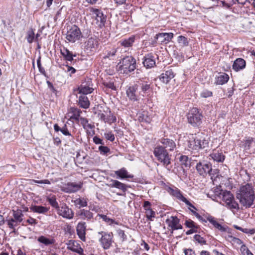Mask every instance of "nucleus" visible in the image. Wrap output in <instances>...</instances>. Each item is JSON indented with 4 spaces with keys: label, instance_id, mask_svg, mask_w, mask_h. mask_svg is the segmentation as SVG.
Instances as JSON below:
<instances>
[{
    "label": "nucleus",
    "instance_id": "obj_14",
    "mask_svg": "<svg viewBox=\"0 0 255 255\" xmlns=\"http://www.w3.org/2000/svg\"><path fill=\"white\" fill-rule=\"evenodd\" d=\"M92 12L95 15L97 24L100 27L104 26L106 21V16L99 9L92 8Z\"/></svg>",
    "mask_w": 255,
    "mask_h": 255
},
{
    "label": "nucleus",
    "instance_id": "obj_60",
    "mask_svg": "<svg viewBox=\"0 0 255 255\" xmlns=\"http://www.w3.org/2000/svg\"><path fill=\"white\" fill-rule=\"evenodd\" d=\"M229 237L230 238H231L232 241L234 242L235 243H236L237 244H238V245H241V244L243 245V242L241 239L236 238V237H234L232 236H230Z\"/></svg>",
    "mask_w": 255,
    "mask_h": 255
},
{
    "label": "nucleus",
    "instance_id": "obj_40",
    "mask_svg": "<svg viewBox=\"0 0 255 255\" xmlns=\"http://www.w3.org/2000/svg\"><path fill=\"white\" fill-rule=\"evenodd\" d=\"M37 241L40 243H42L45 246L53 245L55 243V240L53 239H48L43 236L38 237Z\"/></svg>",
    "mask_w": 255,
    "mask_h": 255
},
{
    "label": "nucleus",
    "instance_id": "obj_26",
    "mask_svg": "<svg viewBox=\"0 0 255 255\" xmlns=\"http://www.w3.org/2000/svg\"><path fill=\"white\" fill-rule=\"evenodd\" d=\"M137 86H129L127 90L126 93L128 98L131 101H135L137 100Z\"/></svg>",
    "mask_w": 255,
    "mask_h": 255
},
{
    "label": "nucleus",
    "instance_id": "obj_2",
    "mask_svg": "<svg viewBox=\"0 0 255 255\" xmlns=\"http://www.w3.org/2000/svg\"><path fill=\"white\" fill-rule=\"evenodd\" d=\"M153 154L164 167L168 170H170L169 165L171 163V155L169 154L167 150L161 145H157L154 149Z\"/></svg>",
    "mask_w": 255,
    "mask_h": 255
},
{
    "label": "nucleus",
    "instance_id": "obj_45",
    "mask_svg": "<svg viewBox=\"0 0 255 255\" xmlns=\"http://www.w3.org/2000/svg\"><path fill=\"white\" fill-rule=\"evenodd\" d=\"M179 161L182 165L185 167H190V161L188 157L186 155H181L179 157Z\"/></svg>",
    "mask_w": 255,
    "mask_h": 255
},
{
    "label": "nucleus",
    "instance_id": "obj_50",
    "mask_svg": "<svg viewBox=\"0 0 255 255\" xmlns=\"http://www.w3.org/2000/svg\"><path fill=\"white\" fill-rule=\"evenodd\" d=\"M63 69L67 73H69V75L71 76V74H74L76 72V69L72 66L66 64L64 65V67Z\"/></svg>",
    "mask_w": 255,
    "mask_h": 255
},
{
    "label": "nucleus",
    "instance_id": "obj_46",
    "mask_svg": "<svg viewBox=\"0 0 255 255\" xmlns=\"http://www.w3.org/2000/svg\"><path fill=\"white\" fill-rule=\"evenodd\" d=\"M138 119L140 122H145L146 123H150L151 121L147 113L144 112L143 113L139 114Z\"/></svg>",
    "mask_w": 255,
    "mask_h": 255
},
{
    "label": "nucleus",
    "instance_id": "obj_51",
    "mask_svg": "<svg viewBox=\"0 0 255 255\" xmlns=\"http://www.w3.org/2000/svg\"><path fill=\"white\" fill-rule=\"evenodd\" d=\"M253 141V138H249L248 139L246 140L244 143L245 149L246 150L250 149Z\"/></svg>",
    "mask_w": 255,
    "mask_h": 255
},
{
    "label": "nucleus",
    "instance_id": "obj_52",
    "mask_svg": "<svg viewBox=\"0 0 255 255\" xmlns=\"http://www.w3.org/2000/svg\"><path fill=\"white\" fill-rule=\"evenodd\" d=\"M185 225L187 228H193L195 227L199 226L191 219H188L185 221Z\"/></svg>",
    "mask_w": 255,
    "mask_h": 255
},
{
    "label": "nucleus",
    "instance_id": "obj_38",
    "mask_svg": "<svg viewBox=\"0 0 255 255\" xmlns=\"http://www.w3.org/2000/svg\"><path fill=\"white\" fill-rule=\"evenodd\" d=\"M134 40V37L131 36L128 38L122 40L119 42L122 46H124V47L128 48L131 47L132 45Z\"/></svg>",
    "mask_w": 255,
    "mask_h": 255
},
{
    "label": "nucleus",
    "instance_id": "obj_20",
    "mask_svg": "<svg viewBox=\"0 0 255 255\" xmlns=\"http://www.w3.org/2000/svg\"><path fill=\"white\" fill-rule=\"evenodd\" d=\"M53 128L55 131H61L64 135L70 137L71 138L70 140L74 142V137L72 135L71 133L69 131L66 124H65L61 128L60 127L58 124H55L54 125Z\"/></svg>",
    "mask_w": 255,
    "mask_h": 255
},
{
    "label": "nucleus",
    "instance_id": "obj_18",
    "mask_svg": "<svg viewBox=\"0 0 255 255\" xmlns=\"http://www.w3.org/2000/svg\"><path fill=\"white\" fill-rule=\"evenodd\" d=\"M112 183L109 185L112 188H116L122 191L124 193H118L117 194L119 196H123L125 194L128 188L129 187V186L124 184L118 180H111Z\"/></svg>",
    "mask_w": 255,
    "mask_h": 255
},
{
    "label": "nucleus",
    "instance_id": "obj_57",
    "mask_svg": "<svg viewBox=\"0 0 255 255\" xmlns=\"http://www.w3.org/2000/svg\"><path fill=\"white\" fill-rule=\"evenodd\" d=\"M99 216L106 222L109 223H113L114 222V221L109 218L108 217H107L106 215H100L99 214Z\"/></svg>",
    "mask_w": 255,
    "mask_h": 255
},
{
    "label": "nucleus",
    "instance_id": "obj_5",
    "mask_svg": "<svg viewBox=\"0 0 255 255\" xmlns=\"http://www.w3.org/2000/svg\"><path fill=\"white\" fill-rule=\"evenodd\" d=\"M208 142L199 135L192 137L187 141V146L192 150H199L207 146Z\"/></svg>",
    "mask_w": 255,
    "mask_h": 255
},
{
    "label": "nucleus",
    "instance_id": "obj_13",
    "mask_svg": "<svg viewBox=\"0 0 255 255\" xmlns=\"http://www.w3.org/2000/svg\"><path fill=\"white\" fill-rule=\"evenodd\" d=\"M82 188V184L75 182H68L64 184L61 188V190L67 193H74Z\"/></svg>",
    "mask_w": 255,
    "mask_h": 255
},
{
    "label": "nucleus",
    "instance_id": "obj_33",
    "mask_svg": "<svg viewBox=\"0 0 255 255\" xmlns=\"http://www.w3.org/2000/svg\"><path fill=\"white\" fill-rule=\"evenodd\" d=\"M60 53L64 59L67 61H72L73 57L76 56L75 55H73L72 53L65 47L60 49Z\"/></svg>",
    "mask_w": 255,
    "mask_h": 255
},
{
    "label": "nucleus",
    "instance_id": "obj_24",
    "mask_svg": "<svg viewBox=\"0 0 255 255\" xmlns=\"http://www.w3.org/2000/svg\"><path fill=\"white\" fill-rule=\"evenodd\" d=\"M210 156L214 161L218 162H223L225 158L222 150L216 149L212 151V153L210 154Z\"/></svg>",
    "mask_w": 255,
    "mask_h": 255
},
{
    "label": "nucleus",
    "instance_id": "obj_28",
    "mask_svg": "<svg viewBox=\"0 0 255 255\" xmlns=\"http://www.w3.org/2000/svg\"><path fill=\"white\" fill-rule=\"evenodd\" d=\"M142 63L146 68H151L155 65L154 57L151 54H147L144 57Z\"/></svg>",
    "mask_w": 255,
    "mask_h": 255
},
{
    "label": "nucleus",
    "instance_id": "obj_41",
    "mask_svg": "<svg viewBox=\"0 0 255 255\" xmlns=\"http://www.w3.org/2000/svg\"><path fill=\"white\" fill-rule=\"evenodd\" d=\"M47 201L50 205L53 207L57 209L59 205L56 201V196L54 195H50L47 197Z\"/></svg>",
    "mask_w": 255,
    "mask_h": 255
},
{
    "label": "nucleus",
    "instance_id": "obj_16",
    "mask_svg": "<svg viewBox=\"0 0 255 255\" xmlns=\"http://www.w3.org/2000/svg\"><path fill=\"white\" fill-rule=\"evenodd\" d=\"M169 227L172 230L182 229V226L180 224L179 219L176 216H171L166 221Z\"/></svg>",
    "mask_w": 255,
    "mask_h": 255
},
{
    "label": "nucleus",
    "instance_id": "obj_4",
    "mask_svg": "<svg viewBox=\"0 0 255 255\" xmlns=\"http://www.w3.org/2000/svg\"><path fill=\"white\" fill-rule=\"evenodd\" d=\"M202 118L201 113L196 108L190 110L187 115L188 123L194 127H198L201 124Z\"/></svg>",
    "mask_w": 255,
    "mask_h": 255
},
{
    "label": "nucleus",
    "instance_id": "obj_17",
    "mask_svg": "<svg viewBox=\"0 0 255 255\" xmlns=\"http://www.w3.org/2000/svg\"><path fill=\"white\" fill-rule=\"evenodd\" d=\"M99 45L98 39L96 37L89 38L85 42V47L87 50L94 52L96 50Z\"/></svg>",
    "mask_w": 255,
    "mask_h": 255
},
{
    "label": "nucleus",
    "instance_id": "obj_21",
    "mask_svg": "<svg viewBox=\"0 0 255 255\" xmlns=\"http://www.w3.org/2000/svg\"><path fill=\"white\" fill-rule=\"evenodd\" d=\"M86 223L84 222H79L76 227V232L79 238L83 241L86 240Z\"/></svg>",
    "mask_w": 255,
    "mask_h": 255
},
{
    "label": "nucleus",
    "instance_id": "obj_42",
    "mask_svg": "<svg viewBox=\"0 0 255 255\" xmlns=\"http://www.w3.org/2000/svg\"><path fill=\"white\" fill-rule=\"evenodd\" d=\"M6 221L8 228L12 230L13 232H15V228L20 223L19 222H17L13 218L7 220Z\"/></svg>",
    "mask_w": 255,
    "mask_h": 255
},
{
    "label": "nucleus",
    "instance_id": "obj_64",
    "mask_svg": "<svg viewBox=\"0 0 255 255\" xmlns=\"http://www.w3.org/2000/svg\"><path fill=\"white\" fill-rule=\"evenodd\" d=\"M184 252L185 255H196L195 252L190 249L184 250Z\"/></svg>",
    "mask_w": 255,
    "mask_h": 255
},
{
    "label": "nucleus",
    "instance_id": "obj_63",
    "mask_svg": "<svg viewBox=\"0 0 255 255\" xmlns=\"http://www.w3.org/2000/svg\"><path fill=\"white\" fill-rule=\"evenodd\" d=\"M207 219L210 223H211L214 226V227L215 226V224H216L218 222L215 219V218L211 216H208Z\"/></svg>",
    "mask_w": 255,
    "mask_h": 255
},
{
    "label": "nucleus",
    "instance_id": "obj_58",
    "mask_svg": "<svg viewBox=\"0 0 255 255\" xmlns=\"http://www.w3.org/2000/svg\"><path fill=\"white\" fill-rule=\"evenodd\" d=\"M32 182L38 184H50V181L48 179H44L41 180H32Z\"/></svg>",
    "mask_w": 255,
    "mask_h": 255
},
{
    "label": "nucleus",
    "instance_id": "obj_35",
    "mask_svg": "<svg viewBox=\"0 0 255 255\" xmlns=\"http://www.w3.org/2000/svg\"><path fill=\"white\" fill-rule=\"evenodd\" d=\"M30 209L31 211L39 214H45L47 213L49 209L47 207L42 206H32L30 207Z\"/></svg>",
    "mask_w": 255,
    "mask_h": 255
},
{
    "label": "nucleus",
    "instance_id": "obj_11",
    "mask_svg": "<svg viewBox=\"0 0 255 255\" xmlns=\"http://www.w3.org/2000/svg\"><path fill=\"white\" fill-rule=\"evenodd\" d=\"M104 112L98 114V117L100 120L109 125H112L113 123L116 122V117L109 109H107V111H104Z\"/></svg>",
    "mask_w": 255,
    "mask_h": 255
},
{
    "label": "nucleus",
    "instance_id": "obj_43",
    "mask_svg": "<svg viewBox=\"0 0 255 255\" xmlns=\"http://www.w3.org/2000/svg\"><path fill=\"white\" fill-rule=\"evenodd\" d=\"M34 32L33 29H29L26 32V39L29 43H32L34 40Z\"/></svg>",
    "mask_w": 255,
    "mask_h": 255
},
{
    "label": "nucleus",
    "instance_id": "obj_53",
    "mask_svg": "<svg viewBox=\"0 0 255 255\" xmlns=\"http://www.w3.org/2000/svg\"><path fill=\"white\" fill-rule=\"evenodd\" d=\"M240 251L243 255H248L251 252L245 244L241 246Z\"/></svg>",
    "mask_w": 255,
    "mask_h": 255
},
{
    "label": "nucleus",
    "instance_id": "obj_19",
    "mask_svg": "<svg viewBox=\"0 0 255 255\" xmlns=\"http://www.w3.org/2000/svg\"><path fill=\"white\" fill-rule=\"evenodd\" d=\"M173 33H160L156 35V38L157 41L161 44L163 43H167L169 42L173 37Z\"/></svg>",
    "mask_w": 255,
    "mask_h": 255
},
{
    "label": "nucleus",
    "instance_id": "obj_39",
    "mask_svg": "<svg viewBox=\"0 0 255 255\" xmlns=\"http://www.w3.org/2000/svg\"><path fill=\"white\" fill-rule=\"evenodd\" d=\"M229 79V75L226 73H223L216 78V83L218 85H223L226 83Z\"/></svg>",
    "mask_w": 255,
    "mask_h": 255
},
{
    "label": "nucleus",
    "instance_id": "obj_3",
    "mask_svg": "<svg viewBox=\"0 0 255 255\" xmlns=\"http://www.w3.org/2000/svg\"><path fill=\"white\" fill-rule=\"evenodd\" d=\"M119 70L123 71V73L128 74L136 69V60L131 56L123 58L118 63Z\"/></svg>",
    "mask_w": 255,
    "mask_h": 255
},
{
    "label": "nucleus",
    "instance_id": "obj_27",
    "mask_svg": "<svg viewBox=\"0 0 255 255\" xmlns=\"http://www.w3.org/2000/svg\"><path fill=\"white\" fill-rule=\"evenodd\" d=\"M246 66V61L241 58L236 59L233 64V69L236 71H239L245 68Z\"/></svg>",
    "mask_w": 255,
    "mask_h": 255
},
{
    "label": "nucleus",
    "instance_id": "obj_56",
    "mask_svg": "<svg viewBox=\"0 0 255 255\" xmlns=\"http://www.w3.org/2000/svg\"><path fill=\"white\" fill-rule=\"evenodd\" d=\"M212 92L207 90L202 91L201 93V96L203 98H208L212 96Z\"/></svg>",
    "mask_w": 255,
    "mask_h": 255
},
{
    "label": "nucleus",
    "instance_id": "obj_12",
    "mask_svg": "<svg viewBox=\"0 0 255 255\" xmlns=\"http://www.w3.org/2000/svg\"><path fill=\"white\" fill-rule=\"evenodd\" d=\"M92 80L90 78L85 79L78 88L79 93L84 95L92 93L94 90L92 87Z\"/></svg>",
    "mask_w": 255,
    "mask_h": 255
},
{
    "label": "nucleus",
    "instance_id": "obj_54",
    "mask_svg": "<svg viewBox=\"0 0 255 255\" xmlns=\"http://www.w3.org/2000/svg\"><path fill=\"white\" fill-rule=\"evenodd\" d=\"M104 135L107 140L111 141H114L115 139V135L112 131H109L107 133H105Z\"/></svg>",
    "mask_w": 255,
    "mask_h": 255
},
{
    "label": "nucleus",
    "instance_id": "obj_10",
    "mask_svg": "<svg viewBox=\"0 0 255 255\" xmlns=\"http://www.w3.org/2000/svg\"><path fill=\"white\" fill-rule=\"evenodd\" d=\"M196 169L200 175L205 176L207 174L209 175L214 174L212 173V165L210 163L199 162L196 165Z\"/></svg>",
    "mask_w": 255,
    "mask_h": 255
},
{
    "label": "nucleus",
    "instance_id": "obj_30",
    "mask_svg": "<svg viewBox=\"0 0 255 255\" xmlns=\"http://www.w3.org/2000/svg\"><path fill=\"white\" fill-rule=\"evenodd\" d=\"M81 113L82 111L75 107H71L69 110V114L71 115L70 119L74 120L77 122H79V118Z\"/></svg>",
    "mask_w": 255,
    "mask_h": 255
},
{
    "label": "nucleus",
    "instance_id": "obj_59",
    "mask_svg": "<svg viewBox=\"0 0 255 255\" xmlns=\"http://www.w3.org/2000/svg\"><path fill=\"white\" fill-rule=\"evenodd\" d=\"M199 228V226L194 227L193 228H190V229L188 231H187L186 232V234L187 235H191L194 233H197L198 232V229Z\"/></svg>",
    "mask_w": 255,
    "mask_h": 255
},
{
    "label": "nucleus",
    "instance_id": "obj_15",
    "mask_svg": "<svg viewBox=\"0 0 255 255\" xmlns=\"http://www.w3.org/2000/svg\"><path fill=\"white\" fill-rule=\"evenodd\" d=\"M151 204L148 201H145L143 203V207L145 210L146 218L151 221H153L155 217V212L151 208Z\"/></svg>",
    "mask_w": 255,
    "mask_h": 255
},
{
    "label": "nucleus",
    "instance_id": "obj_44",
    "mask_svg": "<svg viewBox=\"0 0 255 255\" xmlns=\"http://www.w3.org/2000/svg\"><path fill=\"white\" fill-rule=\"evenodd\" d=\"M177 42L182 47H186L189 45V40L186 37L182 35L178 37Z\"/></svg>",
    "mask_w": 255,
    "mask_h": 255
},
{
    "label": "nucleus",
    "instance_id": "obj_37",
    "mask_svg": "<svg viewBox=\"0 0 255 255\" xmlns=\"http://www.w3.org/2000/svg\"><path fill=\"white\" fill-rule=\"evenodd\" d=\"M12 216L13 218L17 222L21 223L23 220V214L22 210L20 209H17L16 210H12Z\"/></svg>",
    "mask_w": 255,
    "mask_h": 255
},
{
    "label": "nucleus",
    "instance_id": "obj_1",
    "mask_svg": "<svg viewBox=\"0 0 255 255\" xmlns=\"http://www.w3.org/2000/svg\"><path fill=\"white\" fill-rule=\"evenodd\" d=\"M236 197L243 208L255 207V191L251 184L247 183L241 186L237 191Z\"/></svg>",
    "mask_w": 255,
    "mask_h": 255
},
{
    "label": "nucleus",
    "instance_id": "obj_61",
    "mask_svg": "<svg viewBox=\"0 0 255 255\" xmlns=\"http://www.w3.org/2000/svg\"><path fill=\"white\" fill-rule=\"evenodd\" d=\"M150 86L149 84H147V83H144L141 84V89L144 92H145L147 91H148L150 89Z\"/></svg>",
    "mask_w": 255,
    "mask_h": 255
},
{
    "label": "nucleus",
    "instance_id": "obj_32",
    "mask_svg": "<svg viewBox=\"0 0 255 255\" xmlns=\"http://www.w3.org/2000/svg\"><path fill=\"white\" fill-rule=\"evenodd\" d=\"M167 191L172 196L175 197L176 198L180 200H182L184 197L182 193L177 188L174 187H168L167 189Z\"/></svg>",
    "mask_w": 255,
    "mask_h": 255
},
{
    "label": "nucleus",
    "instance_id": "obj_6",
    "mask_svg": "<svg viewBox=\"0 0 255 255\" xmlns=\"http://www.w3.org/2000/svg\"><path fill=\"white\" fill-rule=\"evenodd\" d=\"M222 200L225 202L226 206L231 210L240 209L239 204L235 201L233 195L230 191H224L222 193Z\"/></svg>",
    "mask_w": 255,
    "mask_h": 255
},
{
    "label": "nucleus",
    "instance_id": "obj_23",
    "mask_svg": "<svg viewBox=\"0 0 255 255\" xmlns=\"http://www.w3.org/2000/svg\"><path fill=\"white\" fill-rule=\"evenodd\" d=\"M160 142L163 144L162 147L170 151H173L176 147V143L174 140L169 138H162L160 139Z\"/></svg>",
    "mask_w": 255,
    "mask_h": 255
},
{
    "label": "nucleus",
    "instance_id": "obj_36",
    "mask_svg": "<svg viewBox=\"0 0 255 255\" xmlns=\"http://www.w3.org/2000/svg\"><path fill=\"white\" fill-rule=\"evenodd\" d=\"M117 52V49L115 48H110L107 49L105 51V55L103 57L104 59H109L110 60L113 59Z\"/></svg>",
    "mask_w": 255,
    "mask_h": 255
},
{
    "label": "nucleus",
    "instance_id": "obj_34",
    "mask_svg": "<svg viewBox=\"0 0 255 255\" xmlns=\"http://www.w3.org/2000/svg\"><path fill=\"white\" fill-rule=\"evenodd\" d=\"M79 105L84 109H88L90 106V102L88 98L84 95H81L79 98Z\"/></svg>",
    "mask_w": 255,
    "mask_h": 255
},
{
    "label": "nucleus",
    "instance_id": "obj_49",
    "mask_svg": "<svg viewBox=\"0 0 255 255\" xmlns=\"http://www.w3.org/2000/svg\"><path fill=\"white\" fill-rule=\"evenodd\" d=\"M194 239L197 242L201 245H206L207 244V242L205 239L199 235L196 234L194 235Z\"/></svg>",
    "mask_w": 255,
    "mask_h": 255
},
{
    "label": "nucleus",
    "instance_id": "obj_8",
    "mask_svg": "<svg viewBox=\"0 0 255 255\" xmlns=\"http://www.w3.org/2000/svg\"><path fill=\"white\" fill-rule=\"evenodd\" d=\"M58 215L62 216L63 218L70 220L73 219L74 213L71 208H70L65 203L60 204L56 209Z\"/></svg>",
    "mask_w": 255,
    "mask_h": 255
},
{
    "label": "nucleus",
    "instance_id": "obj_7",
    "mask_svg": "<svg viewBox=\"0 0 255 255\" xmlns=\"http://www.w3.org/2000/svg\"><path fill=\"white\" fill-rule=\"evenodd\" d=\"M82 37L80 29L76 25H74L67 31L66 39L69 42L74 43Z\"/></svg>",
    "mask_w": 255,
    "mask_h": 255
},
{
    "label": "nucleus",
    "instance_id": "obj_29",
    "mask_svg": "<svg viewBox=\"0 0 255 255\" xmlns=\"http://www.w3.org/2000/svg\"><path fill=\"white\" fill-rule=\"evenodd\" d=\"M115 174L116 175H117L118 178L121 179L132 178L133 177V176L132 175L129 174L126 169L124 167L118 170L115 171Z\"/></svg>",
    "mask_w": 255,
    "mask_h": 255
},
{
    "label": "nucleus",
    "instance_id": "obj_31",
    "mask_svg": "<svg viewBox=\"0 0 255 255\" xmlns=\"http://www.w3.org/2000/svg\"><path fill=\"white\" fill-rule=\"evenodd\" d=\"M82 219L90 220L93 217V214L89 210L81 209L77 213Z\"/></svg>",
    "mask_w": 255,
    "mask_h": 255
},
{
    "label": "nucleus",
    "instance_id": "obj_25",
    "mask_svg": "<svg viewBox=\"0 0 255 255\" xmlns=\"http://www.w3.org/2000/svg\"><path fill=\"white\" fill-rule=\"evenodd\" d=\"M174 76L172 70L168 69L160 75L159 79L163 83L167 84L171 79L174 78Z\"/></svg>",
    "mask_w": 255,
    "mask_h": 255
},
{
    "label": "nucleus",
    "instance_id": "obj_62",
    "mask_svg": "<svg viewBox=\"0 0 255 255\" xmlns=\"http://www.w3.org/2000/svg\"><path fill=\"white\" fill-rule=\"evenodd\" d=\"M93 141L96 144H101L102 145L104 144V143L103 142V140L97 136H95L93 137Z\"/></svg>",
    "mask_w": 255,
    "mask_h": 255
},
{
    "label": "nucleus",
    "instance_id": "obj_48",
    "mask_svg": "<svg viewBox=\"0 0 255 255\" xmlns=\"http://www.w3.org/2000/svg\"><path fill=\"white\" fill-rule=\"evenodd\" d=\"M76 205H79V208L84 207L87 206V201L84 198H79L77 199L74 201Z\"/></svg>",
    "mask_w": 255,
    "mask_h": 255
},
{
    "label": "nucleus",
    "instance_id": "obj_22",
    "mask_svg": "<svg viewBox=\"0 0 255 255\" xmlns=\"http://www.w3.org/2000/svg\"><path fill=\"white\" fill-rule=\"evenodd\" d=\"M67 249L80 255H81L83 252L80 245L77 242L73 240L69 241L67 243Z\"/></svg>",
    "mask_w": 255,
    "mask_h": 255
},
{
    "label": "nucleus",
    "instance_id": "obj_9",
    "mask_svg": "<svg viewBox=\"0 0 255 255\" xmlns=\"http://www.w3.org/2000/svg\"><path fill=\"white\" fill-rule=\"evenodd\" d=\"M98 234L102 235V237L100 239V242L102 247L105 250L109 249L111 246L113 242L112 233H108L102 231L98 232Z\"/></svg>",
    "mask_w": 255,
    "mask_h": 255
},
{
    "label": "nucleus",
    "instance_id": "obj_55",
    "mask_svg": "<svg viewBox=\"0 0 255 255\" xmlns=\"http://www.w3.org/2000/svg\"><path fill=\"white\" fill-rule=\"evenodd\" d=\"M99 150L100 151L101 154L105 155L109 152L110 149L107 146L101 145L99 147Z\"/></svg>",
    "mask_w": 255,
    "mask_h": 255
},
{
    "label": "nucleus",
    "instance_id": "obj_47",
    "mask_svg": "<svg viewBox=\"0 0 255 255\" xmlns=\"http://www.w3.org/2000/svg\"><path fill=\"white\" fill-rule=\"evenodd\" d=\"M118 237L120 238L122 243L126 241L128 239L127 235L125 234L124 231L121 229H118L117 230Z\"/></svg>",
    "mask_w": 255,
    "mask_h": 255
}]
</instances>
